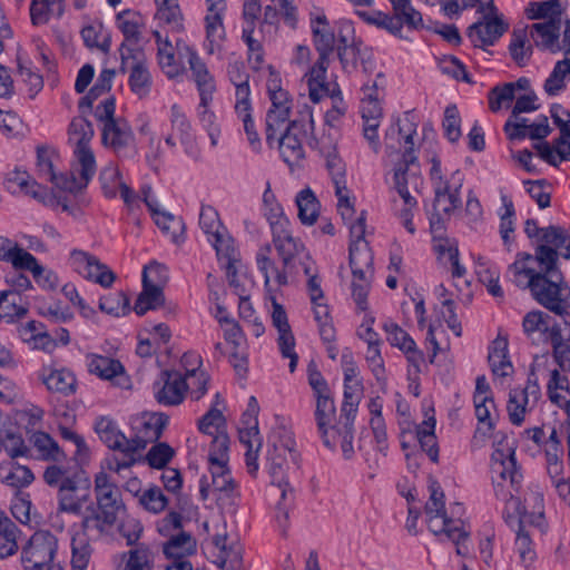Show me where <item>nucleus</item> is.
Instances as JSON below:
<instances>
[{"label": "nucleus", "mask_w": 570, "mask_h": 570, "mask_svg": "<svg viewBox=\"0 0 570 570\" xmlns=\"http://www.w3.org/2000/svg\"><path fill=\"white\" fill-rule=\"evenodd\" d=\"M210 375L206 371L183 375L184 392L193 401H199L208 391Z\"/></svg>", "instance_id": "50"}, {"label": "nucleus", "mask_w": 570, "mask_h": 570, "mask_svg": "<svg viewBox=\"0 0 570 570\" xmlns=\"http://www.w3.org/2000/svg\"><path fill=\"white\" fill-rule=\"evenodd\" d=\"M212 481L207 475H203L199 480V494L202 500H207L210 492H224L229 494L236 488V483L232 476L228 464L208 465Z\"/></svg>", "instance_id": "24"}, {"label": "nucleus", "mask_w": 570, "mask_h": 570, "mask_svg": "<svg viewBox=\"0 0 570 570\" xmlns=\"http://www.w3.org/2000/svg\"><path fill=\"white\" fill-rule=\"evenodd\" d=\"M279 440L275 435L269 439L271 445L267 450L268 471L272 476V484L276 485L282 492V498L286 500L288 495L293 499V487L285 476L288 466V458L294 463L297 462V453L294 450V440L285 431Z\"/></svg>", "instance_id": "5"}, {"label": "nucleus", "mask_w": 570, "mask_h": 570, "mask_svg": "<svg viewBox=\"0 0 570 570\" xmlns=\"http://www.w3.org/2000/svg\"><path fill=\"white\" fill-rule=\"evenodd\" d=\"M491 474L497 498L505 501L518 512L517 514L503 512L507 524L515 533L525 530L519 512L520 502L513 493L519 491L523 476L517 464L515 449L504 436L494 443V451L491 455Z\"/></svg>", "instance_id": "2"}, {"label": "nucleus", "mask_w": 570, "mask_h": 570, "mask_svg": "<svg viewBox=\"0 0 570 570\" xmlns=\"http://www.w3.org/2000/svg\"><path fill=\"white\" fill-rule=\"evenodd\" d=\"M57 552V537L48 530H38L21 548V566L24 570H62L55 562Z\"/></svg>", "instance_id": "3"}, {"label": "nucleus", "mask_w": 570, "mask_h": 570, "mask_svg": "<svg viewBox=\"0 0 570 570\" xmlns=\"http://www.w3.org/2000/svg\"><path fill=\"white\" fill-rule=\"evenodd\" d=\"M337 56L343 69L346 71H351L356 68V61L358 57H362L364 71H367V63H371L370 57L365 59V52L362 55L360 47H357L355 43L347 45V41L344 37L340 38Z\"/></svg>", "instance_id": "48"}, {"label": "nucleus", "mask_w": 570, "mask_h": 570, "mask_svg": "<svg viewBox=\"0 0 570 570\" xmlns=\"http://www.w3.org/2000/svg\"><path fill=\"white\" fill-rule=\"evenodd\" d=\"M298 218L304 225H313L320 214V203L309 188L302 189L295 198Z\"/></svg>", "instance_id": "43"}, {"label": "nucleus", "mask_w": 570, "mask_h": 570, "mask_svg": "<svg viewBox=\"0 0 570 570\" xmlns=\"http://www.w3.org/2000/svg\"><path fill=\"white\" fill-rule=\"evenodd\" d=\"M393 12L403 18L409 29H420L423 27V18L421 12L415 10L411 4V0H389Z\"/></svg>", "instance_id": "63"}, {"label": "nucleus", "mask_w": 570, "mask_h": 570, "mask_svg": "<svg viewBox=\"0 0 570 570\" xmlns=\"http://www.w3.org/2000/svg\"><path fill=\"white\" fill-rule=\"evenodd\" d=\"M69 264L80 276L102 287H110L116 279L115 273L88 252L72 249L69 255Z\"/></svg>", "instance_id": "13"}, {"label": "nucleus", "mask_w": 570, "mask_h": 570, "mask_svg": "<svg viewBox=\"0 0 570 570\" xmlns=\"http://www.w3.org/2000/svg\"><path fill=\"white\" fill-rule=\"evenodd\" d=\"M156 43H157V58L158 65L163 72L169 78L174 79L178 76L183 75L184 67L176 59V53L178 55L177 45L174 47L171 42L168 40V37H163L159 30H155L153 32ZM179 39H176V42Z\"/></svg>", "instance_id": "28"}, {"label": "nucleus", "mask_w": 570, "mask_h": 570, "mask_svg": "<svg viewBox=\"0 0 570 570\" xmlns=\"http://www.w3.org/2000/svg\"><path fill=\"white\" fill-rule=\"evenodd\" d=\"M547 393L549 400L554 403H564V397L570 396L569 380L566 375L560 374L558 370L550 372V379L547 384Z\"/></svg>", "instance_id": "62"}, {"label": "nucleus", "mask_w": 570, "mask_h": 570, "mask_svg": "<svg viewBox=\"0 0 570 570\" xmlns=\"http://www.w3.org/2000/svg\"><path fill=\"white\" fill-rule=\"evenodd\" d=\"M315 397L314 419L318 433L326 448L335 449V441L330 438V432L334 431L337 426L333 425L336 416V407L333 399V393L317 395Z\"/></svg>", "instance_id": "22"}, {"label": "nucleus", "mask_w": 570, "mask_h": 570, "mask_svg": "<svg viewBox=\"0 0 570 570\" xmlns=\"http://www.w3.org/2000/svg\"><path fill=\"white\" fill-rule=\"evenodd\" d=\"M271 230L274 247L276 248L285 269L293 272L296 262L301 265L302 262H311L305 245L299 238L293 235L289 220H282L279 224H275Z\"/></svg>", "instance_id": "9"}, {"label": "nucleus", "mask_w": 570, "mask_h": 570, "mask_svg": "<svg viewBox=\"0 0 570 570\" xmlns=\"http://www.w3.org/2000/svg\"><path fill=\"white\" fill-rule=\"evenodd\" d=\"M350 267L352 269V296L360 311L368 307L367 295L374 275L373 253L367 242L350 244Z\"/></svg>", "instance_id": "4"}, {"label": "nucleus", "mask_w": 570, "mask_h": 570, "mask_svg": "<svg viewBox=\"0 0 570 570\" xmlns=\"http://www.w3.org/2000/svg\"><path fill=\"white\" fill-rule=\"evenodd\" d=\"M117 26L127 41L137 43L142 26L141 17L136 12L124 11L117 16Z\"/></svg>", "instance_id": "53"}, {"label": "nucleus", "mask_w": 570, "mask_h": 570, "mask_svg": "<svg viewBox=\"0 0 570 570\" xmlns=\"http://www.w3.org/2000/svg\"><path fill=\"white\" fill-rule=\"evenodd\" d=\"M124 566H120L117 570H151L154 554L148 546L139 544L124 553Z\"/></svg>", "instance_id": "44"}, {"label": "nucleus", "mask_w": 570, "mask_h": 570, "mask_svg": "<svg viewBox=\"0 0 570 570\" xmlns=\"http://www.w3.org/2000/svg\"><path fill=\"white\" fill-rule=\"evenodd\" d=\"M473 401L478 419V428L473 439L484 441L491 436L495 428V420L498 419L497 406L493 397L480 399V396H473Z\"/></svg>", "instance_id": "29"}, {"label": "nucleus", "mask_w": 570, "mask_h": 570, "mask_svg": "<svg viewBox=\"0 0 570 570\" xmlns=\"http://www.w3.org/2000/svg\"><path fill=\"white\" fill-rule=\"evenodd\" d=\"M569 236L570 232L561 226L544 227L534 253H517L508 267L515 286L529 289L541 306L559 316L570 314V285L559 267V249H563Z\"/></svg>", "instance_id": "1"}, {"label": "nucleus", "mask_w": 570, "mask_h": 570, "mask_svg": "<svg viewBox=\"0 0 570 570\" xmlns=\"http://www.w3.org/2000/svg\"><path fill=\"white\" fill-rule=\"evenodd\" d=\"M35 480L33 472L26 465L9 460L0 463V482L19 490L29 487Z\"/></svg>", "instance_id": "34"}, {"label": "nucleus", "mask_w": 570, "mask_h": 570, "mask_svg": "<svg viewBox=\"0 0 570 570\" xmlns=\"http://www.w3.org/2000/svg\"><path fill=\"white\" fill-rule=\"evenodd\" d=\"M271 246L268 244L262 246L256 254V263L261 273L264 275L265 285L267 286L274 281L278 286L287 284V274L292 273L289 269L281 271L275 265L274 261L269 257Z\"/></svg>", "instance_id": "36"}, {"label": "nucleus", "mask_w": 570, "mask_h": 570, "mask_svg": "<svg viewBox=\"0 0 570 570\" xmlns=\"http://www.w3.org/2000/svg\"><path fill=\"white\" fill-rule=\"evenodd\" d=\"M138 503L146 511L157 514L166 509L168 499L165 497L159 487L150 485L149 488L145 489Z\"/></svg>", "instance_id": "64"}, {"label": "nucleus", "mask_w": 570, "mask_h": 570, "mask_svg": "<svg viewBox=\"0 0 570 570\" xmlns=\"http://www.w3.org/2000/svg\"><path fill=\"white\" fill-rule=\"evenodd\" d=\"M81 529L88 539L97 540L109 532L117 522L116 519H105L104 512L96 509L92 502L86 505L81 514Z\"/></svg>", "instance_id": "30"}, {"label": "nucleus", "mask_w": 570, "mask_h": 570, "mask_svg": "<svg viewBox=\"0 0 570 570\" xmlns=\"http://www.w3.org/2000/svg\"><path fill=\"white\" fill-rule=\"evenodd\" d=\"M94 134V127L86 118L76 117L69 125V142L73 145V148L89 147Z\"/></svg>", "instance_id": "47"}, {"label": "nucleus", "mask_w": 570, "mask_h": 570, "mask_svg": "<svg viewBox=\"0 0 570 570\" xmlns=\"http://www.w3.org/2000/svg\"><path fill=\"white\" fill-rule=\"evenodd\" d=\"M212 102L203 104V100H199L197 107V117L203 126V128L207 131L208 137L210 139V145L216 147L218 144V139L220 136V127L217 124V118L215 112L209 108Z\"/></svg>", "instance_id": "54"}, {"label": "nucleus", "mask_w": 570, "mask_h": 570, "mask_svg": "<svg viewBox=\"0 0 570 570\" xmlns=\"http://www.w3.org/2000/svg\"><path fill=\"white\" fill-rule=\"evenodd\" d=\"M413 135H415L414 126H412L406 134V144H409L410 147L404 150L401 161L393 170V188L395 190L400 189L399 184L405 186V188H409V185H412L415 189L420 184H422L417 157L413 149Z\"/></svg>", "instance_id": "21"}, {"label": "nucleus", "mask_w": 570, "mask_h": 570, "mask_svg": "<svg viewBox=\"0 0 570 570\" xmlns=\"http://www.w3.org/2000/svg\"><path fill=\"white\" fill-rule=\"evenodd\" d=\"M567 75L570 76V58L568 57L563 60H559L554 65L550 76L546 79L543 88L548 96H557L564 89Z\"/></svg>", "instance_id": "51"}, {"label": "nucleus", "mask_w": 570, "mask_h": 570, "mask_svg": "<svg viewBox=\"0 0 570 570\" xmlns=\"http://www.w3.org/2000/svg\"><path fill=\"white\" fill-rule=\"evenodd\" d=\"M363 122H381L383 109L379 96H374L373 87H365V96L361 101Z\"/></svg>", "instance_id": "61"}, {"label": "nucleus", "mask_w": 570, "mask_h": 570, "mask_svg": "<svg viewBox=\"0 0 570 570\" xmlns=\"http://www.w3.org/2000/svg\"><path fill=\"white\" fill-rule=\"evenodd\" d=\"M58 491V510L75 515L83 513V507L90 501V481L83 473H77L76 480L68 481Z\"/></svg>", "instance_id": "16"}, {"label": "nucleus", "mask_w": 570, "mask_h": 570, "mask_svg": "<svg viewBox=\"0 0 570 570\" xmlns=\"http://www.w3.org/2000/svg\"><path fill=\"white\" fill-rule=\"evenodd\" d=\"M561 29V19L547 20L544 22L533 23L531 27V38L535 46L551 52L560 50L559 36Z\"/></svg>", "instance_id": "32"}, {"label": "nucleus", "mask_w": 570, "mask_h": 570, "mask_svg": "<svg viewBox=\"0 0 570 570\" xmlns=\"http://www.w3.org/2000/svg\"><path fill=\"white\" fill-rule=\"evenodd\" d=\"M330 63V57L320 56L316 63L306 75L309 91V98L313 102H320L324 97L332 96L326 80V70Z\"/></svg>", "instance_id": "33"}, {"label": "nucleus", "mask_w": 570, "mask_h": 570, "mask_svg": "<svg viewBox=\"0 0 570 570\" xmlns=\"http://www.w3.org/2000/svg\"><path fill=\"white\" fill-rule=\"evenodd\" d=\"M95 431L100 440L111 450L121 449L129 443V438L119 431L117 424L108 417H99L95 423Z\"/></svg>", "instance_id": "41"}, {"label": "nucleus", "mask_w": 570, "mask_h": 570, "mask_svg": "<svg viewBox=\"0 0 570 570\" xmlns=\"http://www.w3.org/2000/svg\"><path fill=\"white\" fill-rule=\"evenodd\" d=\"M31 458L45 462L62 463L67 455L58 442L47 432L36 431L29 436Z\"/></svg>", "instance_id": "26"}, {"label": "nucleus", "mask_w": 570, "mask_h": 570, "mask_svg": "<svg viewBox=\"0 0 570 570\" xmlns=\"http://www.w3.org/2000/svg\"><path fill=\"white\" fill-rule=\"evenodd\" d=\"M94 492L97 503L96 509L104 512L105 519L114 518L117 520L119 513L125 510V503L120 489L105 471L95 475Z\"/></svg>", "instance_id": "12"}, {"label": "nucleus", "mask_w": 570, "mask_h": 570, "mask_svg": "<svg viewBox=\"0 0 570 570\" xmlns=\"http://www.w3.org/2000/svg\"><path fill=\"white\" fill-rule=\"evenodd\" d=\"M99 309L108 315L124 316L129 313V298L121 292H111L99 299Z\"/></svg>", "instance_id": "49"}, {"label": "nucleus", "mask_w": 570, "mask_h": 570, "mask_svg": "<svg viewBox=\"0 0 570 570\" xmlns=\"http://www.w3.org/2000/svg\"><path fill=\"white\" fill-rule=\"evenodd\" d=\"M354 422L347 424V421H340L337 428L330 432V438L335 441V445L340 443L345 459H351L354 454Z\"/></svg>", "instance_id": "59"}, {"label": "nucleus", "mask_w": 570, "mask_h": 570, "mask_svg": "<svg viewBox=\"0 0 570 570\" xmlns=\"http://www.w3.org/2000/svg\"><path fill=\"white\" fill-rule=\"evenodd\" d=\"M314 119L312 110L305 107L301 118L292 120L284 134L274 139L278 140V148L282 159L288 165H297L305 157L301 136L313 134Z\"/></svg>", "instance_id": "6"}, {"label": "nucleus", "mask_w": 570, "mask_h": 570, "mask_svg": "<svg viewBox=\"0 0 570 570\" xmlns=\"http://www.w3.org/2000/svg\"><path fill=\"white\" fill-rule=\"evenodd\" d=\"M170 132L164 137V141L171 150L177 148V141L184 148L185 154L198 161L202 151L197 142L190 120L188 119L183 107L174 104L169 111Z\"/></svg>", "instance_id": "7"}, {"label": "nucleus", "mask_w": 570, "mask_h": 570, "mask_svg": "<svg viewBox=\"0 0 570 570\" xmlns=\"http://www.w3.org/2000/svg\"><path fill=\"white\" fill-rule=\"evenodd\" d=\"M218 261L222 264V267L226 271V276L229 283V286L234 289V293L239 298H245L248 296L246 289L240 284L238 277H237V269H236V263L238 262V253L235 249H233V253L223 254L217 256Z\"/></svg>", "instance_id": "52"}, {"label": "nucleus", "mask_w": 570, "mask_h": 570, "mask_svg": "<svg viewBox=\"0 0 570 570\" xmlns=\"http://www.w3.org/2000/svg\"><path fill=\"white\" fill-rule=\"evenodd\" d=\"M89 371L104 380H116L118 385L127 381L121 363L107 356H95L89 363Z\"/></svg>", "instance_id": "39"}, {"label": "nucleus", "mask_w": 570, "mask_h": 570, "mask_svg": "<svg viewBox=\"0 0 570 570\" xmlns=\"http://www.w3.org/2000/svg\"><path fill=\"white\" fill-rule=\"evenodd\" d=\"M479 11L483 13L485 21L473 23L468 29V37L476 48H484L494 42L508 30V24L497 17V11L490 13L487 4L482 2Z\"/></svg>", "instance_id": "17"}, {"label": "nucleus", "mask_w": 570, "mask_h": 570, "mask_svg": "<svg viewBox=\"0 0 570 570\" xmlns=\"http://www.w3.org/2000/svg\"><path fill=\"white\" fill-rule=\"evenodd\" d=\"M21 297L12 291L0 292V323L13 324L27 315Z\"/></svg>", "instance_id": "37"}, {"label": "nucleus", "mask_w": 570, "mask_h": 570, "mask_svg": "<svg viewBox=\"0 0 570 570\" xmlns=\"http://www.w3.org/2000/svg\"><path fill=\"white\" fill-rule=\"evenodd\" d=\"M430 498L425 504V512L429 515V528L432 532H438L433 528L435 519H442L441 530L446 532V537L453 542L459 543L461 538L465 537V532L458 525V521L450 519L445 512L444 493L436 481L429 484Z\"/></svg>", "instance_id": "14"}, {"label": "nucleus", "mask_w": 570, "mask_h": 570, "mask_svg": "<svg viewBox=\"0 0 570 570\" xmlns=\"http://www.w3.org/2000/svg\"><path fill=\"white\" fill-rule=\"evenodd\" d=\"M168 423V416L163 413H144L132 425L134 435L129 438L132 449L144 450L147 444L159 440Z\"/></svg>", "instance_id": "20"}, {"label": "nucleus", "mask_w": 570, "mask_h": 570, "mask_svg": "<svg viewBox=\"0 0 570 570\" xmlns=\"http://www.w3.org/2000/svg\"><path fill=\"white\" fill-rule=\"evenodd\" d=\"M435 419L430 416L416 426V438L422 450L432 462L439 461V446L434 434Z\"/></svg>", "instance_id": "42"}, {"label": "nucleus", "mask_w": 570, "mask_h": 570, "mask_svg": "<svg viewBox=\"0 0 570 570\" xmlns=\"http://www.w3.org/2000/svg\"><path fill=\"white\" fill-rule=\"evenodd\" d=\"M360 383L344 384V400L341 407L340 421H347V424L354 422L360 403Z\"/></svg>", "instance_id": "57"}, {"label": "nucleus", "mask_w": 570, "mask_h": 570, "mask_svg": "<svg viewBox=\"0 0 570 570\" xmlns=\"http://www.w3.org/2000/svg\"><path fill=\"white\" fill-rule=\"evenodd\" d=\"M225 13H207L205 17L206 27V49L208 53H214L225 39V28L223 18Z\"/></svg>", "instance_id": "46"}, {"label": "nucleus", "mask_w": 570, "mask_h": 570, "mask_svg": "<svg viewBox=\"0 0 570 570\" xmlns=\"http://www.w3.org/2000/svg\"><path fill=\"white\" fill-rule=\"evenodd\" d=\"M463 185V175L460 170H455L451 176V184L445 185L444 189L438 194L434 190L433 208L443 212L446 217L461 207V188Z\"/></svg>", "instance_id": "27"}, {"label": "nucleus", "mask_w": 570, "mask_h": 570, "mask_svg": "<svg viewBox=\"0 0 570 570\" xmlns=\"http://www.w3.org/2000/svg\"><path fill=\"white\" fill-rule=\"evenodd\" d=\"M196 547L195 538L181 530L169 538L164 544L163 550L168 558L185 559L186 556L193 554L196 551Z\"/></svg>", "instance_id": "40"}, {"label": "nucleus", "mask_w": 570, "mask_h": 570, "mask_svg": "<svg viewBox=\"0 0 570 570\" xmlns=\"http://www.w3.org/2000/svg\"><path fill=\"white\" fill-rule=\"evenodd\" d=\"M178 58L186 59L191 71V79L194 80L199 100L203 104L212 102L216 91V81L214 76L209 72L206 63L199 58L196 49L187 45L184 40L177 41Z\"/></svg>", "instance_id": "10"}, {"label": "nucleus", "mask_w": 570, "mask_h": 570, "mask_svg": "<svg viewBox=\"0 0 570 570\" xmlns=\"http://www.w3.org/2000/svg\"><path fill=\"white\" fill-rule=\"evenodd\" d=\"M42 381L49 391L58 392L65 395L75 392L76 377L68 370H52L47 375H43Z\"/></svg>", "instance_id": "45"}, {"label": "nucleus", "mask_w": 570, "mask_h": 570, "mask_svg": "<svg viewBox=\"0 0 570 570\" xmlns=\"http://www.w3.org/2000/svg\"><path fill=\"white\" fill-rule=\"evenodd\" d=\"M120 56V71L129 72L128 85L130 90L140 99L147 98L151 91L153 77L144 52L121 46Z\"/></svg>", "instance_id": "8"}, {"label": "nucleus", "mask_w": 570, "mask_h": 570, "mask_svg": "<svg viewBox=\"0 0 570 570\" xmlns=\"http://www.w3.org/2000/svg\"><path fill=\"white\" fill-rule=\"evenodd\" d=\"M543 342L552 346L553 358L562 371H570V323L553 317L543 327Z\"/></svg>", "instance_id": "18"}, {"label": "nucleus", "mask_w": 570, "mask_h": 570, "mask_svg": "<svg viewBox=\"0 0 570 570\" xmlns=\"http://www.w3.org/2000/svg\"><path fill=\"white\" fill-rule=\"evenodd\" d=\"M0 257L11 263L16 269L28 271L31 274L39 265L38 259L32 254L3 237H0Z\"/></svg>", "instance_id": "31"}, {"label": "nucleus", "mask_w": 570, "mask_h": 570, "mask_svg": "<svg viewBox=\"0 0 570 570\" xmlns=\"http://www.w3.org/2000/svg\"><path fill=\"white\" fill-rule=\"evenodd\" d=\"M489 108L497 112L501 108L510 107L512 101L515 99V85L513 82H507L502 86H495L489 91Z\"/></svg>", "instance_id": "56"}, {"label": "nucleus", "mask_w": 570, "mask_h": 570, "mask_svg": "<svg viewBox=\"0 0 570 570\" xmlns=\"http://www.w3.org/2000/svg\"><path fill=\"white\" fill-rule=\"evenodd\" d=\"M75 160L69 174L60 178L59 189L77 193L86 188L95 176L97 166L95 155L90 147L73 148Z\"/></svg>", "instance_id": "11"}, {"label": "nucleus", "mask_w": 570, "mask_h": 570, "mask_svg": "<svg viewBox=\"0 0 570 570\" xmlns=\"http://www.w3.org/2000/svg\"><path fill=\"white\" fill-rule=\"evenodd\" d=\"M535 404H532V399L521 387H514L509 393L507 411L509 420L513 425L520 426L525 419V413L531 410Z\"/></svg>", "instance_id": "38"}, {"label": "nucleus", "mask_w": 570, "mask_h": 570, "mask_svg": "<svg viewBox=\"0 0 570 570\" xmlns=\"http://www.w3.org/2000/svg\"><path fill=\"white\" fill-rule=\"evenodd\" d=\"M508 340L495 338L489 347L488 361L493 375L507 377L513 372V365L509 358Z\"/></svg>", "instance_id": "35"}, {"label": "nucleus", "mask_w": 570, "mask_h": 570, "mask_svg": "<svg viewBox=\"0 0 570 570\" xmlns=\"http://www.w3.org/2000/svg\"><path fill=\"white\" fill-rule=\"evenodd\" d=\"M154 395L159 404L173 406L183 402L185 392L183 374L163 371L160 379L154 383Z\"/></svg>", "instance_id": "23"}, {"label": "nucleus", "mask_w": 570, "mask_h": 570, "mask_svg": "<svg viewBox=\"0 0 570 570\" xmlns=\"http://www.w3.org/2000/svg\"><path fill=\"white\" fill-rule=\"evenodd\" d=\"M400 189L395 190L400 198L403 202L402 208L399 209L397 215L401 219L402 225L404 228L410 233H415V226L413 224V212L417 207L416 199L410 194L409 188H405V186L400 185Z\"/></svg>", "instance_id": "58"}, {"label": "nucleus", "mask_w": 570, "mask_h": 570, "mask_svg": "<svg viewBox=\"0 0 570 570\" xmlns=\"http://www.w3.org/2000/svg\"><path fill=\"white\" fill-rule=\"evenodd\" d=\"M102 141L112 148L120 158H131L137 154L135 137L128 122L122 118L104 125Z\"/></svg>", "instance_id": "19"}, {"label": "nucleus", "mask_w": 570, "mask_h": 570, "mask_svg": "<svg viewBox=\"0 0 570 570\" xmlns=\"http://www.w3.org/2000/svg\"><path fill=\"white\" fill-rule=\"evenodd\" d=\"M167 268L158 263L149 264L142 272V292L139 294L142 299L154 304L157 308L164 302L161 283L166 281Z\"/></svg>", "instance_id": "25"}, {"label": "nucleus", "mask_w": 570, "mask_h": 570, "mask_svg": "<svg viewBox=\"0 0 570 570\" xmlns=\"http://www.w3.org/2000/svg\"><path fill=\"white\" fill-rule=\"evenodd\" d=\"M199 226L213 245L216 255L230 254L235 249L234 240L219 219L218 212L210 205H202Z\"/></svg>", "instance_id": "15"}, {"label": "nucleus", "mask_w": 570, "mask_h": 570, "mask_svg": "<svg viewBox=\"0 0 570 570\" xmlns=\"http://www.w3.org/2000/svg\"><path fill=\"white\" fill-rule=\"evenodd\" d=\"M563 8L559 0H548L542 2H531L527 9L528 17L530 19H561Z\"/></svg>", "instance_id": "55"}, {"label": "nucleus", "mask_w": 570, "mask_h": 570, "mask_svg": "<svg viewBox=\"0 0 570 570\" xmlns=\"http://www.w3.org/2000/svg\"><path fill=\"white\" fill-rule=\"evenodd\" d=\"M132 445L134 444L129 442L125 443L121 449H116L115 451L120 452L121 455H114L108 459L107 469L116 473L130 469L138 461V454L141 451L139 449H132Z\"/></svg>", "instance_id": "60"}]
</instances>
